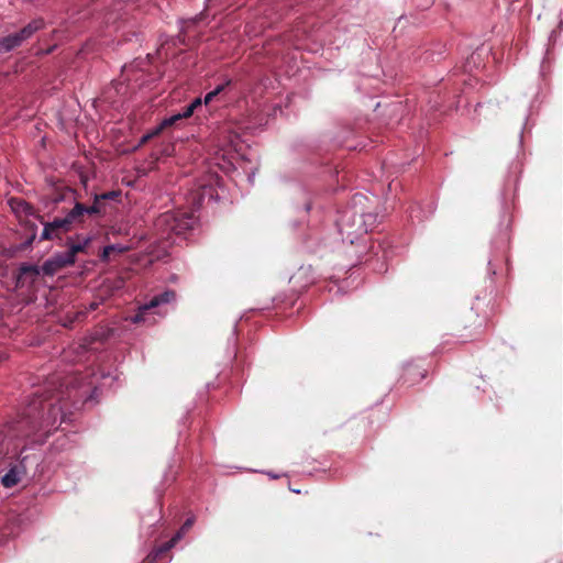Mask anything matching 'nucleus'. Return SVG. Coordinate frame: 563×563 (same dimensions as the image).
Masks as SVG:
<instances>
[{
  "label": "nucleus",
  "mask_w": 563,
  "mask_h": 563,
  "mask_svg": "<svg viewBox=\"0 0 563 563\" xmlns=\"http://www.w3.org/2000/svg\"><path fill=\"white\" fill-rule=\"evenodd\" d=\"M59 398L35 393L34 397L24 409L21 418L11 427L16 437H29L38 429L46 428L55 420L59 412L56 402Z\"/></svg>",
  "instance_id": "obj_1"
},
{
  "label": "nucleus",
  "mask_w": 563,
  "mask_h": 563,
  "mask_svg": "<svg viewBox=\"0 0 563 563\" xmlns=\"http://www.w3.org/2000/svg\"><path fill=\"white\" fill-rule=\"evenodd\" d=\"M352 201V207L345 209L338 220V227L342 239L354 244L375 225L377 214L369 211L365 212L362 208L364 201H367L365 196L356 194Z\"/></svg>",
  "instance_id": "obj_2"
},
{
  "label": "nucleus",
  "mask_w": 563,
  "mask_h": 563,
  "mask_svg": "<svg viewBox=\"0 0 563 563\" xmlns=\"http://www.w3.org/2000/svg\"><path fill=\"white\" fill-rule=\"evenodd\" d=\"M102 199L96 195L93 203L86 206L81 202H76L73 209L64 218H55L53 221L43 222V231L41 240H62V236L69 232L75 224L82 223L87 217L100 216L103 213Z\"/></svg>",
  "instance_id": "obj_3"
},
{
  "label": "nucleus",
  "mask_w": 563,
  "mask_h": 563,
  "mask_svg": "<svg viewBox=\"0 0 563 563\" xmlns=\"http://www.w3.org/2000/svg\"><path fill=\"white\" fill-rule=\"evenodd\" d=\"M77 242L73 241V238L67 239V246L68 251L65 253H58L44 262L41 269L44 275L46 276H53L57 272H59L62 268L70 266L75 263V257L78 253L86 252L90 239L82 235L76 236Z\"/></svg>",
  "instance_id": "obj_4"
},
{
  "label": "nucleus",
  "mask_w": 563,
  "mask_h": 563,
  "mask_svg": "<svg viewBox=\"0 0 563 563\" xmlns=\"http://www.w3.org/2000/svg\"><path fill=\"white\" fill-rule=\"evenodd\" d=\"M176 298V292L174 290H166L159 295L154 296L148 302L144 303L139 308V311L135 313V316L132 318L133 323H140L144 321V314L162 303H168Z\"/></svg>",
  "instance_id": "obj_5"
},
{
  "label": "nucleus",
  "mask_w": 563,
  "mask_h": 563,
  "mask_svg": "<svg viewBox=\"0 0 563 563\" xmlns=\"http://www.w3.org/2000/svg\"><path fill=\"white\" fill-rule=\"evenodd\" d=\"M156 231L162 239H169L174 234L175 212H164L154 222Z\"/></svg>",
  "instance_id": "obj_6"
},
{
  "label": "nucleus",
  "mask_w": 563,
  "mask_h": 563,
  "mask_svg": "<svg viewBox=\"0 0 563 563\" xmlns=\"http://www.w3.org/2000/svg\"><path fill=\"white\" fill-rule=\"evenodd\" d=\"M27 456H24L19 465L12 466L7 474L1 478V484L5 488H12L21 481V473L25 471V461Z\"/></svg>",
  "instance_id": "obj_7"
},
{
  "label": "nucleus",
  "mask_w": 563,
  "mask_h": 563,
  "mask_svg": "<svg viewBox=\"0 0 563 563\" xmlns=\"http://www.w3.org/2000/svg\"><path fill=\"white\" fill-rule=\"evenodd\" d=\"M41 271L42 269L36 265H21L16 276V286H23L26 283V279H30V283H34L40 276Z\"/></svg>",
  "instance_id": "obj_8"
},
{
  "label": "nucleus",
  "mask_w": 563,
  "mask_h": 563,
  "mask_svg": "<svg viewBox=\"0 0 563 563\" xmlns=\"http://www.w3.org/2000/svg\"><path fill=\"white\" fill-rule=\"evenodd\" d=\"M427 376V371L421 369L419 365L409 362L404 366V382L409 384H416Z\"/></svg>",
  "instance_id": "obj_9"
},
{
  "label": "nucleus",
  "mask_w": 563,
  "mask_h": 563,
  "mask_svg": "<svg viewBox=\"0 0 563 563\" xmlns=\"http://www.w3.org/2000/svg\"><path fill=\"white\" fill-rule=\"evenodd\" d=\"M194 225V218L186 212L175 213V229L174 234L181 235L191 230Z\"/></svg>",
  "instance_id": "obj_10"
},
{
  "label": "nucleus",
  "mask_w": 563,
  "mask_h": 563,
  "mask_svg": "<svg viewBox=\"0 0 563 563\" xmlns=\"http://www.w3.org/2000/svg\"><path fill=\"white\" fill-rule=\"evenodd\" d=\"M23 44L18 33H11L0 38V49L3 52H11Z\"/></svg>",
  "instance_id": "obj_11"
},
{
  "label": "nucleus",
  "mask_w": 563,
  "mask_h": 563,
  "mask_svg": "<svg viewBox=\"0 0 563 563\" xmlns=\"http://www.w3.org/2000/svg\"><path fill=\"white\" fill-rule=\"evenodd\" d=\"M9 202H10L11 209L18 214H22V213L31 214L32 213V210H33L32 206L23 199L11 198Z\"/></svg>",
  "instance_id": "obj_12"
},
{
  "label": "nucleus",
  "mask_w": 563,
  "mask_h": 563,
  "mask_svg": "<svg viewBox=\"0 0 563 563\" xmlns=\"http://www.w3.org/2000/svg\"><path fill=\"white\" fill-rule=\"evenodd\" d=\"M45 27V21L43 18H36L23 26L21 30L27 38H31L34 33Z\"/></svg>",
  "instance_id": "obj_13"
},
{
  "label": "nucleus",
  "mask_w": 563,
  "mask_h": 563,
  "mask_svg": "<svg viewBox=\"0 0 563 563\" xmlns=\"http://www.w3.org/2000/svg\"><path fill=\"white\" fill-rule=\"evenodd\" d=\"M180 540V533H176L169 541L161 544L154 550L158 553L159 556L165 555L170 549H173L178 541Z\"/></svg>",
  "instance_id": "obj_14"
},
{
  "label": "nucleus",
  "mask_w": 563,
  "mask_h": 563,
  "mask_svg": "<svg viewBox=\"0 0 563 563\" xmlns=\"http://www.w3.org/2000/svg\"><path fill=\"white\" fill-rule=\"evenodd\" d=\"M183 120L179 113L174 114L169 118H165L156 128L155 133H161L163 130L175 125L178 121Z\"/></svg>",
  "instance_id": "obj_15"
},
{
  "label": "nucleus",
  "mask_w": 563,
  "mask_h": 563,
  "mask_svg": "<svg viewBox=\"0 0 563 563\" xmlns=\"http://www.w3.org/2000/svg\"><path fill=\"white\" fill-rule=\"evenodd\" d=\"M231 85V80L228 79L225 82L218 85L212 91L208 92L205 97V103L208 104L214 97L221 93L228 86Z\"/></svg>",
  "instance_id": "obj_16"
},
{
  "label": "nucleus",
  "mask_w": 563,
  "mask_h": 563,
  "mask_svg": "<svg viewBox=\"0 0 563 563\" xmlns=\"http://www.w3.org/2000/svg\"><path fill=\"white\" fill-rule=\"evenodd\" d=\"M128 249L120 245H108L103 249L102 260L107 261L113 253H124Z\"/></svg>",
  "instance_id": "obj_17"
},
{
  "label": "nucleus",
  "mask_w": 563,
  "mask_h": 563,
  "mask_svg": "<svg viewBox=\"0 0 563 563\" xmlns=\"http://www.w3.org/2000/svg\"><path fill=\"white\" fill-rule=\"evenodd\" d=\"M120 195H121L120 191L112 190V191L103 192L98 196L104 201V200H115L120 197Z\"/></svg>",
  "instance_id": "obj_18"
},
{
  "label": "nucleus",
  "mask_w": 563,
  "mask_h": 563,
  "mask_svg": "<svg viewBox=\"0 0 563 563\" xmlns=\"http://www.w3.org/2000/svg\"><path fill=\"white\" fill-rule=\"evenodd\" d=\"M467 319H468V322H464L463 320H461V324L464 328H468V327L473 325L477 320V316L472 310H470L467 312Z\"/></svg>",
  "instance_id": "obj_19"
},
{
  "label": "nucleus",
  "mask_w": 563,
  "mask_h": 563,
  "mask_svg": "<svg viewBox=\"0 0 563 563\" xmlns=\"http://www.w3.org/2000/svg\"><path fill=\"white\" fill-rule=\"evenodd\" d=\"M162 556L158 555V553L153 550L151 553L147 554V556L144 559L143 563H156Z\"/></svg>",
  "instance_id": "obj_20"
},
{
  "label": "nucleus",
  "mask_w": 563,
  "mask_h": 563,
  "mask_svg": "<svg viewBox=\"0 0 563 563\" xmlns=\"http://www.w3.org/2000/svg\"><path fill=\"white\" fill-rule=\"evenodd\" d=\"M159 133H155V129H153L151 132L144 134L142 137H141V144H145L147 143L151 139H153L154 136H157Z\"/></svg>",
  "instance_id": "obj_21"
},
{
  "label": "nucleus",
  "mask_w": 563,
  "mask_h": 563,
  "mask_svg": "<svg viewBox=\"0 0 563 563\" xmlns=\"http://www.w3.org/2000/svg\"><path fill=\"white\" fill-rule=\"evenodd\" d=\"M195 110L192 109V107H190L189 104L185 108V110L179 113V115L181 117V119H187L189 117H191L194 114Z\"/></svg>",
  "instance_id": "obj_22"
},
{
  "label": "nucleus",
  "mask_w": 563,
  "mask_h": 563,
  "mask_svg": "<svg viewBox=\"0 0 563 563\" xmlns=\"http://www.w3.org/2000/svg\"><path fill=\"white\" fill-rule=\"evenodd\" d=\"M194 521H195V519H194V518H188V519L184 522V525L181 526V530H189V529L192 527Z\"/></svg>",
  "instance_id": "obj_23"
},
{
  "label": "nucleus",
  "mask_w": 563,
  "mask_h": 563,
  "mask_svg": "<svg viewBox=\"0 0 563 563\" xmlns=\"http://www.w3.org/2000/svg\"><path fill=\"white\" fill-rule=\"evenodd\" d=\"M74 195H75V191H74V190H71V189H67V190H66V192L60 197V199H66V198H67V196H71V197H74ZM55 200L57 201V200H59V198H56Z\"/></svg>",
  "instance_id": "obj_24"
},
{
  "label": "nucleus",
  "mask_w": 563,
  "mask_h": 563,
  "mask_svg": "<svg viewBox=\"0 0 563 563\" xmlns=\"http://www.w3.org/2000/svg\"><path fill=\"white\" fill-rule=\"evenodd\" d=\"M201 99L200 98H197L195 99L189 106L192 107L194 110H196L197 107H200L201 106Z\"/></svg>",
  "instance_id": "obj_25"
},
{
  "label": "nucleus",
  "mask_w": 563,
  "mask_h": 563,
  "mask_svg": "<svg viewBox=\"0 0 563 563\" xmlns=\"http://www.w3.org/2000/svg\"><path fill=\"white\" fill-rule=\"evenodd\" d=\"M18 35L20 36V38L22 40V42L24 43L25 41H27L29 38L25 36V34L23 33L22 30L18 31L16 32Z\"/></svg>",
  "instance_id": "obj_26"
},
{
  "label": "nucleus",
  "mask_w": 563,
  "mask_h": 563,
  "mask_svg": "<svg viewBox=\"0 0 563 563\" xmlns=\"http://www.w3.org/2000/svg\"><path fill=\"white\" fill-rule=\"evenodd\" d=\"M188 530H181V528L177 531V533H180V539Z\"/></svg>",
  "instance_id": "obj_27"
},
{
  "label": "nucleus",
  "mask_w": 563,
  "mask_h": 563,
  "mask_svg": "<svg viewBox=\"0 0 563 563\" xmlns=\"http://www.w3.org/2000/svg\"><path fill=\"white\" fill-rule=\"evenodd\" d=\"M96 308H97L96 303L91 305V309H96Z\"/></svg>",
  "instance_id": "obj_28"
}]
</instances>
